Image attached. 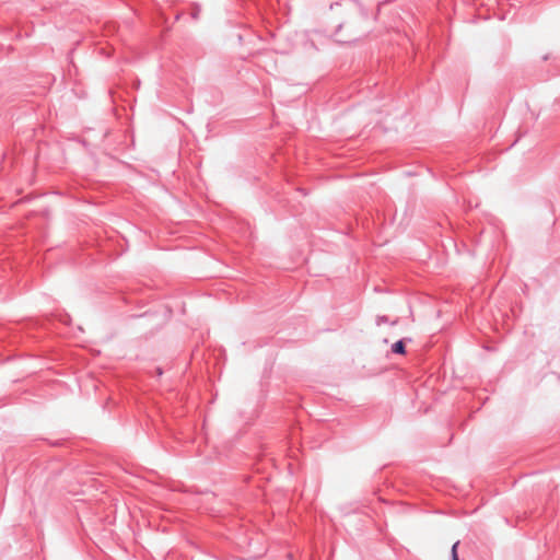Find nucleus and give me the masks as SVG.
Returning <instances> with one entry per match:
<instances>
[{"mask_svg": "<svg viewBox=\"0 0 560 560\" xmlns=\"http://www.w3.org/2000/svg\"><path fill=\"white\" fill-rule=\"evenodd\" d=\"M392 351L396 354H404L406 352L405 341L398 340L392 346Z\"/></svg>", "mask_w": 560, "mask_h": 560, "instance_id": "f257e3e1", "label": "nucleus"}, {"mask_svg": "<svg viewBox=\"0 0 560 560\" xmlns=\"http://www.w3.org/2000/svg\"><path fill=\"white\" fill-rule=\"evenodd\" d=\"M458 545H459V541H456V542L452 546V549H451V559H452V560H459V558H458V553H457Z\"/></svg>", "mask_w": 560, "mask_h": 560, "instance_id": "f03ea898", "label": "nucleus"}, {"mask_svg": "<svg viewBox=\"0 0 560 560\" xmlns=\"http://www.w3.org/2000/svg\"><path fill=\"white\" fill-rule=\"evenodd\" d=\"M381 322H386V318H385V317H378V319H377V324L380 325V324H381Z\"/></svg>", "mask_w": 560, "mask_h": 560, "instance_id": "7ed1b4c3", "label": "nucleus"}, {"mask_svg": "<svg viewBox=\"0 0 560 560\" xmlns=\"http://www.w3.org/2000/svg\"><path fill=\"white\" fill-rule=\"evenodd\" d=\"M158 374H159V375H161V374H162L161 369H158Z\"/></svg>", "mask_w": 560, "mask_h": 560, "instance_id": "20e7f679", "label": "nucleus"}]
</instances>
